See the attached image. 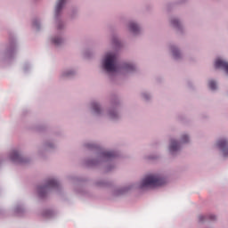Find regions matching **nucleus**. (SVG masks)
Masks as SVG:
<instances>
[{"instance_id":"obj_5","label":"nucleus","mask_w":228,"mask_h":228,"mask_svg":"<svg viewBox=\"0 0 228 228\" xmlns=\"http://www.w3.org/2000/svg\"><path fill=\"white\" fill-rule=\"evenodd\" d=\"M12 161H16L17 163H22V157L19 154V151H12L11 153Z\"/></svg>"},{"instance_id":"obj_12","label":"nucleus","mask_w":228,"mask_h":228,"mask_svg":"<svg viewBox=\"0 0 228 228\" xmlns=\"http://www.w3.org/2000/svg\"><path fill=\"white\" fill-rule=\"evenodd\" d=\"M126 69L131 72L132 70H134V66L133 64H126Z\"/></svg>"},{"instance_id":"obj_16","label":"nucleus","mask_w":228,"mask_h":228,"mask_svg":"<svg viewBox=\"0 0 228 228\" xmlns=\"http://www.w3.org/2000/svg\"><path fill=\"white\" fill-rule=\"evenodd\" d=\"M189 138H188V135H183L182 136V142L183 143H187Z\"/></svg>"},{"instance_id":"obj_9","label":"nucleus","mask_w":228,"mask_h":228,"mask_svg":"<svg viewBox=\"0 0 228 228\" xmlns=\"http://www.w3.org/2000/svg\"><path fill=\"white\" fill-rule=\"evenodd\" d=\"M129 28L132 33H138V31H140V27H138L136 23H134V22L130 23Z\"/></svg>"},{"instance_id":"obj_19","label":"nucleus","mask_w":228,"mask_h":228,"mask_svg":"<svg viewBox=\"0 0 228 228\" xmlns=\"http://www.w3.org/2000/svg\"><path fill=\"white\" fill-rule=\"evenodd\" d=\"M215 219H216L215 216H210V220H215Z\"/></svg>"},{"instance_id":"obj_7","label":"nucleus","mask_w":228,"mask_h":228,"mask_svg":"<svg viewBox=\"0 0 228 228\" xmlns=\"http://www.w3.org/2000/svg\"><path fill=\"white\" fill-rule=\"evenodd\" d=\"M65 4V0H59L56 7H55V13L56 15H58V13H60V12H61V8H63V5Z\"/></svg>"},{"instance_id":"obj_15","label":"nucleus","mask_w":228,"mask_h":228,"mask_svg":"<svg viewBox=\"0 0 228 228\" xmlns=\"http://www.w3.org/2000/svg\"><path fill=\"white\" fill-rule=\"evenodd\" d=\"M53 44H55V45H60V44H61V38H54Z\"/></svg>"},{"instance_id":"obj_3","label":"nucleus","mask_w":228,"mask_h":228,"mask_svg":"<svg viewBox=\"0 0 228 228\" xmlns=\"http://www.w3.org/2000/svg\"><path fill=\"white\" fill-rule=\"evenodd\" d=\"M216 69H224L225 70L226 74H228V62L222 60L217 59L215 62Z\"/></svg>"},{"instance_id":"obj_18","label":"nucleus","mask_w":228,"mask_h":228,"mask_svg":"<svg viewBox=\"0 0 228 228\" xmlns=\"http://www.w3.org/2000/svg\"><path fill=\"white\" fill-rule=\"evenodd\" d=\"M199 218H200V222L204 221V216H200Z\"/></svg>"},{"instance_id":"obj_1","label":"nucleus","mask_w":228,"mask_h":228,"mask_svg":"<svg viewBox=\"0 0 228 228\" xmlns=\"http://www.w3.org/2000/svg\"><path fill=\"white\" fill-rule=\"evenodd\" d=\"M165 183L164 178L158 175H148L142 179L141 188H156V186H163Z\"/></svg>"},{"instance_id":"obj_2","label":"nucleus","mask_w":228,"mask_h":228,"mask_svg":"<svg viewBox=\"0 0 228 228\" xmlns=\"http://www.w3.org/2000/svg\"><path fill=\"white\" fill-rule=\"evenodd\" d=\"M102 65L107 72H117L118 69L117 65V55L115 53H107Z\"/></svg>"},{"instance_id":"obj_10","label":"nucleus","mask_w":228,"mask_h":228,"mask_svg":"<svg viewBox=\"0 0 228 228\" xmlns=\"http://www.w3.org/2000/svg\"><path fill=\"white\" fill-rule=\"evenodd\" d=\"M208 86H209L210 90H216V82L210 80L208 82Z\"/></svg>"},{"instance_id":"obj_14","label":"nucleus","mask_w":228,"mask_h":228,"mask_svg":"<svg viewBox=\"0 0 228 228\" xmlns=\"http://www.w3.org/2000/svg\"><path fill=\"white\" fill-rule=\"evenodd\" d=\"M93 110L96 112V113H99V104L97 103H93Z\"/></svg>"},{"instance_id":"obj_11","label":"nucleus","mask_w":228,"mask_h":228,"mask_svg":"<svg viewBox=\"0 0 228 228\" xmlns=\"http://www.w3.org/2000/svg\"><path fill=\"white\" fill-rule=\"evenodd\" d=\"M105 158H113L115 156V152L113 151H106L104 153Z\"/></svg>"},{"instance_id":"obj_13","label":"nucleus","mask_w":228,"mask_h":228,"mask_svg":"<svg viewBox=\"0 0 228 228\" xmlns=\"http://www.w3.org/2000/svg\"><path fill=\"white\" fill-rule=\"evenodd\" d=\"M173 56L174 58H179V51L175 48L173 49Z\"/></svg>"},{"instance_id":"obj_6","label":"nucleus","mask_w":228,"mask_h":228,"mask_svg":"<svg viewBox=\"0 0 228 228\" xmlns=\"http://www.w3.org/2000/svg\"><path fill=\"white\" fill-rule=\"evenodd\" d=\"M58 186V181L54 179H50L45 187L40 188V190H45V188H56Z\"/></svg>"},{"instance_id":"obj_20","label":"nucleus","mask_w":228,"mask_h":228,"mask_svg":"<svg viewBox=\"0 0 228 228\" xmlns=\"http://www.w3.org/2000/svg\"><path fill=\"white\" fill-rule=\"evenodd\" d=\"M34 26H37V23H34Z\"/></svg>"},{"instance_id":"obj_17","label":"nucleus","mask_w":228,"mask_h":228,"mask_svg":"<svg viewBox=\"0 0 228 228\" xmlns=\"http://www.w3.org/2000/svg\"><path fill=\"white\" fill-rule=\"evenodd\" d=\"M172 22L174 26H179V21L177 20H174Z\"/></svg>"},{"instance_id":"obj_8","label":"nucleus","mask_w":228,"mask_h":228,"mask_svg":"<svg viewBox=\"0 0 228 228\" xmlns=\"http://www.w3.org/2000/svg\"><path fill=\"white\" fill-rule=\"evenodd\" d=\"M170 152H175V151H179V144L175 141H171V144L169 147Z\"/></svg>"},{"instance_id":"obj_4","label":"nucleus","mask_w":228,"mask_h":228,"mask_svg":"<svg viewBox=\"0 0 228 228\" xmlns=\"http://www.w3.org/2000/svg\"><path fill=\"white\" fill-rule=\"evenodd\" d=\"M218 148L223 151L224 158L228 156L227 142L225 140H219L217 142Z\"/></svg>"}]
</instances>
